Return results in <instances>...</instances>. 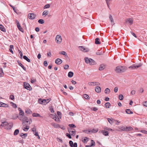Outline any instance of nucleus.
<instances>
[{"label": "nucleus", "mask_w": 147, "mask_h": 147, "mask_svg": "<svg viewBox=\"0 0 147 147\" xmlns=\"http://www.w3.org/2000/svg\"><path fill=\"white\" fill-rule=\"evenodd\" d=\"M23 121H22V124L24 126L28 127L32 122V120L31 119H28L27 117L24 116Z\"/></svg>", "instance_id": "1"}, {"label": "nucleus", "mask_w": 147, "mask_h": 147, "mask_svg": "<svg viewBox=\"0 0 147 147\" xmlns=\"http://www.w3.org/2000/svg\"><path fill=\"white\" fill-rule=\"evenodd\" d=\"M126 69L127 68L125 67L118 66L116 67L115 71L117 73H120L125 71Z\"/></svg>", "instance_id": "2"}, {"label": "nucleus", "mask_w": 147, "mask_h": 147, "mask_svg": "<svg viewBox=\"0 0 147 147\" xmlns=\"http://www.w3.org/2000/svg\"><path fill=\"white\" fill-rule=\"evenodd\" d=\"M84 60L86 63H89L90 65H93L96 64L95 61L91 58L86 57L84 58Z\"/></svg>", "instance_id": "3"}, {"label": "nucleus", "mask_w": 147, "mask_h": 147, "mask_svg": "<svg viewBox=\"0 0 147 147\" xmlns=\"http://www.w3.org/2000/svg\"><path fill=\"white\" fill-rule=\"evenodd\" d=\"M50 100V99L42 100V99H39L38 100V102L39 103L45 105L49 102Z\"/></svg>", "instance_id": "4"}, {"label": "nucleus", "mask_w": 147, "mask_h": 147, "mask_svg": "<svg viewBox=\"0 0 147 147\" xmlns=\"http://www.w3.org/2000/svg\"><path fill=\"white\" fill-rule=\"evenodd\" d=\"M79 48L80 51L84 52H88L89 51V49L88 48H85L83 46H79Z\"/></svg>", "instance_id": "5"}, {"label": "nucleus", "mask_w": 147, "mask_h": 147, "mask_svg": "<svg viewBox=\"0 0 147 147\" xmlns=\"http://www.w3.org/2000/svg\"><path fill=\"white\" fill-rule=\"evenodd\" d=\"M142 64L140 63L138 64V65L134 64L129 67V68L131 69H137L139 67H140L142 66Z\"/></svg>", "instance_id": "6"}, {"label": "nucleus", "mask_w": 147, "mask_h": 147, "mask_svg": "<svg viewBox=\"0 0 147 147\" xmlns=\"http://www.w3.org/2000/svg\"><path fill=\"white\" fill-rule=\"evenodd\" d=\"M55 40L57 43L59 44L61 43L62 41L61 36L59 35H57L56 37Z\"/></svg>", "instance_id": "7"}, {"label": "nucleus", "mask_w": 147, "mask_h": 147, "mask_svg": "<svg viewBox=\"0 0 147 147\" xmlns=\"http://www.w3.org/2000/svg\"><path fill=\"white\" fill-rule=\"evenodd\" d=\"M49 116L51 117L54 119H55V118H57V120L56 119H55V120L57 122H59L60 121L59 119L58 116L56 115L55 114V115H53V114H51L49 115Z\"/></svg>", "instance_id": "8"}, {"label": "nucleus", "mask_w": 147, "mask_h": 147, "mask_svg": "<svg viewBox=\"0 0 147 147\" xmlns=\"http://www.w3.org/2000/svg\"><path fill=\"white\" fill-rule=\"evenodd\" d=\"M36 16V15L34 13H29L28 14V18L31 20L34 19Z\"/></svg>", "instance_id": "9"}, {"label": "nucleus", "mask_w": 147, "mask_h": 147, "mask_svg": "<svg viewBox=\"0 0 147 147\" xmlns=\"http://www.w3.org/2000/svg\"><path fill=\"white\" fill-rule=\"evenodd\" d=\"M24 87L27 89V90H30V88H31V86L29 85V84L28 83H26V82H24Z\"/></svg>", "instance_id": "10"}, {"label": "nucleus", "mask_w": 147, "mask_h": 147, "mask_svg": "<svg viewBox=\"0 0 147 147\" xmlns=\"http://www.w3.org/2000/svg\"><path fill=\"white\" fill-rule=\"evenodd\" d=\"M95 145V144L94 141L93 140H91V144L86 145L85 146L86 147H93V146H94Z\"/></svg>", "instance_id": "11"}, {"label": "nucleus", "mask_w": 147, "mask_h": 147, "mask_svg": "<svg viewBox=\"0 0 147 147\" xmlns=\"http://www.w3.org/2000/svg\"><path fill=\"white\" fill-rule=\"evenodd\" d=\"M62 62V60L59 58L56 59L55 60V63L57 65H59L61 64Z\"/></svg>", "instance_id": "12"}, {"label": "nucleus", "mask_w": 147, "mask_h": 147, "mask_svg": "<svg viewBox=\"0 0 147 147\" xmlns=\"http://www.w3.org/2000/svg\"><path fill=\"white\" fill-rule=\"evenodd\" d=\"M103 134V135L105 136H108L109 135V132L104 130H102L100 131Z\"/></svg>", "instance_id": "13"}, {"label": "nucleus", "mask_w": 147, "mask_h": 147, "mask_svg": "<svg viewBox=\"0 0 147 147\" xmlns=\"http://www.w3.org/2000/svg\"><path fill=\"white\" fill-rule=\"evenodd\" d=\"M95 91L97 93H100L101 91V88L98 86H97L95 88Z\"/></svg>", "instance_id": "14"}, {"label": "nucleus", "mask_w": 147, "mask_h": 147, "mask_svg": "<svg viewBox=\"0 0 147 147\" xmlns=\"http://www.w3.org/2000/svg\"><path fill=\"white\" fill-rule=\"evenodd\" d=\"M32 116L33 117H39L41 118H43V117L40 115L38 113H32Z\"/></svg>", "instance_id": "15"}, {"label": "nucleus", "mask_w": 147, "mask_h": 147, "mask_svg": "<svg viewBox=\"0 0 147 147\" xmlns=\"http://www.w3.org/2000/svg\"><path fill=\"white\" fill-rule=\"evenodd\" d=\"M88 140V138L86 137H85L82 138V141L84 143H87Z\"/></svg>", "instance_id": "16"}, {"label": "nucleus", "mask_w": 147, "mask_h": 147, "mask_svg": "<svg viewBox=\"0 0 147 147\" xmlns=\"http://www.w3.org/2000/svg\"><path fill=\"white\" fill-rule=\"evenodd\" d=\"M126 21L129 22L130 24H132L133 23V19L132 18H128L127 19Z\"/></svg>", "instance_id": "17"}, {"label": "nucleus", "mask_w": 147, "mask_h": 147, "mask_svg": "<svg viewBox=\"0 0 147 147\" xmlns=\"http://www.w3.org/2000/svg\"><path fill=\"white\" fill-rule=\"evenodd\" d=\"M52 125L55 128H57L58 127H60V126L58 124H56L55 123H52Z\"/></svg>", "instance_id": "18"}, {"label": "nucleus", "mask_w": 147, "mask_h": 147, "mask_svg": "<svg viewBox=\"0 0 147 147\" xmlns=\"http://www.w3.org/2000/svg\"><path fill=\"white\" fill-rule=\"evenodd\" d=\"M19 110L20 111V113L19 115L20 116H24V111H22L20 108H19Z\"/></svg>", "instance_id": "19"}, {"label": "nucleus", "mask_w": 147, "mask_h": 147, "mask_svg": "<svg viewBox=\"0 0 147 147\" xmlns=\"http://www.w3.org/2000/svg\"><path fill=\"white\" fill-rule=\"evenodd\" d=\"M8 125V123L7 122H3L1 125V126H6Z\"/></svg>", "instance_id": "20"}, {"label": "nucleus", "mask_w": 147, "mask_h": 147, "mask_svg": "<svg viewBox=\"0 0 147 147\" xmlns=\"http://www.w3.org/2000/svg\"><path fill=\"white\" fill-rule=\"evenodd\" d=\"M27 134L21 133L20 134V136L22 138H25V137L27 136Z\"/></svg>", "instance_id": "21"}, {"label": "nucleus", "mask_w": 147, "mask_h": 147, "mask_svg": "<svg viewBox=\"0 0 147 147\" xmlns=\"http://www.w3.org/2000/svg\"><path fill=\"white\" fill-rule=\"evenodd\" d=\"M96 54L97 55H102L103 54V52L102 51H98L96 52Z\"/></svg>", "instance_id": "22"}, {"label": "nucleus", "mask_w": 147, "mask_h": 147, "mask_svg": "<svg viewBox=\"0 0 147 147\" xmlns=\"http://www.w3.org/2000/svg\"><path fill=\"white\" fill-rule=\"evenodd\" d=\"M0 29L1 30L4 32H5L6 31L5 28H4V26L1 24H0Z\"/></svg>", "instance_id": "23"}, {"label": "nucleus", "mask_w": 147, "mask_h": 147, "mask_svg": "<svg viewBox=\"0 0 147 147\" xmlns=\"http://www.w3.org/2000/svg\"><path fill=\"white\" fill-rule=\"evenodd\" d=\"M0 104H1V107H8V105L7 104H5L4 103H3L2 102H1Z\"/></svg>", "instance_id": "24"}, {"label": "nucleus", "mask_w": 147, "mask_h": 147, "mask_svg": "<svg viewBox=\"0 0 147 147\" xmlns=\"http://www.w3.org/2000/svg\"><path fill=\"white\" fill-rule=\"evenodd\" d=\"M127 127L122 126L121 127L120 129L122 131H127Z\"/></svg>", "instance_id": "25"}, {"label": "nucleus", "mask_w": 147, "mask_h": 147, "mask_svg": "<svg viewBox=\"0 0 147 147\" xmlns=\"http://www.w3.org/2000/svg\"><path fill=\"white\" fill-rule=\"evenodd\" d=\"M105 68V66L103 65H101L99 68V70L100 71L103 70Z\"/></svg>", "instance_id": "26"}, {"label": "nucleus", "mask_w": 147, "mask_h": 147, "mask_svg": "<svg viewBox=\"0 0 147 147\" xmlns=\"http://www.w3.org/2000/svg\"><path fill=\"white\" fill-rule=\"evenodd\" d=\"M100 39L98 38H96L95 39V43L96 44H100Z\"/></svg>", "instance_id": "27"}, {"label": "nucleus", "mask_w": 147, "mask_h": 147, "mask_svg": "<svg viewBox=\"0 0 147 147\" xmlns=\"http://www.w3.org/2000/svg\"><path fill=\"white\" fill-rule=\"evenodd\" d=\"M73 75L74 73L72 72L69 71L68 73V76L69 78H71L73 76Z\"/></svg>", "instance_id": "28"}, {"label": "nucleus", "mask_w": 147, "mask_h": 147, "mask_svg": "<svg viewBox=\"0 0 147 147\" xmlns=\"http://www.w3.org/2000/svg\"><path fill=\"white\" fill-rule=\"evenodd\" d=\"M105 92L106 94H109L110 92V90L109 88H107L105 90Z\"/></svg>", "instance_id": "29"}, {"label": "nucleus", "mask_w": 147, "mask_h": 147, "mask_svg": "<svg viewBox=\"0 0 147 147\" xmlns=\"http://www.w3.org/2000/svg\"><path fill=\"white\" fill-rule=\"evenodd\" d=\"M23 58L28 62H30V60L26 56H24L23 57Z\"/></svg>", "instance_id": "30"}, {"label": "nucleus", "mask_w": 147, "mask_h": 147, "mask_svg": "<svg viewBox=\"0 0 147 147\" xmlns=\"http://www.w3.org/2000/svg\"><path fill=\"white\" fill-rule=\"evenodd\" d=\"M83 97L85 99H88L89 98V96L86 94H84L83 95Z\"/></svg>", "instance_id": "31"}, {"label": "nucleus", "mask_w": 147, "mask_h": 147, "mask_svg": "<svg viewBox=\"0 0 147 147\" xmlns=\"http://www.w3.org/2000/svg\"><path fill=\"white\" fill-rule=\"evenodd\" d=\"M18 28L19 29V30L21 31L22 32H23L24 31L23 29V28L21 27L20 25V24H19L17 26Z\"/></svg>", "instance_id": "32"}, {"label": "nucleus", "mask_w": 147, "mask_h": 147, "mask_svg": "<svg viewBox=\"0 0 147 147\" xmlns=\"http://www.w3.org/2000/svg\"><path fill=\"white\" fill-rule=\"evenodd\" d=\"M126 113L128 114H132L133 112L129 109H127L126 110Z\"/></svg>", "instance_id": "33"}, {"label": "nucleus", "mask_w": 147, "mask_h": 147, "mask_svg": "<svg viewBox=\"0 0 147 147\" xmlns=\"http://www.w3.org/2000/svg\"><path fill=\"white\" fill-rule=\"evenodd\" d=\"M32 111L30 109H26L25 111V113L27 114H29L31 113Z\"/></svg>", "instance_id": "34"}, {"label": "nucleus", "mask_w": 147, "mask_h": 147, "mask_svg": "<svg viewBox=\"0 0 147 147\" xmlns=\"http://www.w3.org/2000/svg\"><path fill=\"white\" fill-rule=\"evenodd\" d=\"M9 51H10L12 53V54H13V51L12 50V49H13V45H10L9 46Z\"/></svg>", "instance_id": "35"}, {"label": "nucleus", "mask_w": 147, "mask_h": 147, "mask_svg": "<svg viewBox=\"0 0 147 147\" xmlns=\"http://www.w3.org/2000/svg\"><path fill=\"white\" fill-rule=\"evenodd\" d=\"M108 121L111 124H112V123L113 122V120L114 119L113 118L110 119L108 118L107 119Z\"/></svg>", "instance_id": "36"}, {"label": "nucleus", "mask_w": 147, "mask_h": 147, "mask_svg": "<svg viewBox=\"0 0 147 147\" xmlns=\"http://www.w3.org/2000/svg\"><path fill=\"white\" fill-rule=\"evenodd\" d=\"M19 130L18 129H16L14 131V132L13 134L14 135H17V134H18L19 133Z\"/></svg>", "instance_id": "37"}, {"label": "nucleus", "mask_w": 147, "mask_h": 147, "mask_svg": "<svg viewBox=\"0 0 147 147\" xmlns=\"http://www.w3.org/2000/svg\"><path fill=\"white\" fill-rule=\"evenodd\" d=\"M110 106V104L109 102H107L105 104V106L106 108H109Z\"/></svg>", "instance_id": "38"}, {"label": "nucleus", "mask_w": 147, "mask_h": 147, "mask_svg": "<svg viewBox=\"0 0 147 147\" xmlns=\"http://www.w3.org/2000/svg\"><path fill=\"white\" fill-rule=\"evenodd\" d=\"M109 18L111 23H114L113 18L111 15H109Z\"/></svg>", "instance_id": "39"}, {"label": "nucleus", "mask_w": 147, "mask_h": 147, "mask_svg": "<svg viewBox=\"0 0 147 147\" xmlns=\"http://www.w3.org/2000/svg\"><path fill=\"white\" fill-rule=\"evenodd\" d=\"M49 12L48 11H44L42 13V15H45V16L48 14Z\"/></svg>", "instance_id": "40"}, {"label": "nucleus", "mask_w": 147, "mask_h": 147, "mask_svg": "<svg viewBox=\"0 0 147 147\" xmlns=\"http://www.w3.org/2000/svg\"><path fill=\"white\" fill-rule=\"evenodd\" d=\"M4 75V73L3 72L2 69L1 68L0 69V77H2Z\"/></svg>", "instance_id": "41"}, {"label": "nucleus", "mask_w": 147, "mask_h": 147, "mask_svg": "<svg viewBox=\"0 0 147 147\" xmlns=\"http://www.w3.org/2000/svg\"><path fill=\"white\" fill-rule=\"evenodd\" d=\"M68 130L69 133L71 135L74 134L75 132V131H72L71 129H68Z\"/></svg>", "instance_id": "42"}, {"label": "nucleus", "mask_w": 147, "mask_h": 147, "mask_svg": "<svg viewBox=\"0 0 147 147\" xmlns=\"http://www.w3.org/2000/svg\"><path fill=\"white\" fill-rule=\"evenodd\" d=\"M127 131H131L133 129V128L131 127H127Z\"/></svg>", "instance_id": "43"}, {"label": "nucleus", "mask_w": 147, "mask_h": 147, "mask_svg": "<svg viewBox=\"0 0 147 147\" xmlns=\"http://www.w3.org/2000/svg\"><path fill=\"white\" fill-rule=\"evenodd\" d=\"M50 7V4H47L44 7V9H47L49 8Z\"/></svg>", "instance_id": "44"}, {"label": "nucleus", "mask_w": 147, "mask_h": 147, "mask_svg": "<svg viewBox=\"0 0 147 147\" xmlns=\"http://www.w3.org/2000/svg\"><path fill=\"white\" fill-rule=\"evenodd\" d=\"M19 65L24 70H26V68L22 64L20 63H19Z\"/></svg>", "instance_id": "45"}, {"label": "nucleus", "mask_w": 147, "mask_h": 147, "mask_svg": "<svg viewBox=\"0 0 147 147\" xmlns=\"http://www.w3.org/2000/svg\"><path fill=\"white\" fill-rule=\"evenodd\" d=\"M38 23L40 24H43L44 23V20L42 19H40L38 21Z\"/></svg>", "instance_id": "46"}, {"label": "nucleus", "mask_w": 147, "mask_h": 147, "mask_svg": "<svg viewBox=\"0 0 147 147\" xmlns=\"http://www.w3.org/2000/svg\"><path fill=\"white\" fill-rule=\"evenodd\" d=\"M29 128V126L28 125V127H24V128L23 130L25 131H27L28 130Z\"/></svg>", "instance_id": "47"}, {"label": "nucleus", "mask_w": 147, "mask_h": 147, "mask_svg": "<svg viewBox=\"0 0 147 147\" xmlns=\"http://www.w3.org/2000/svg\"><path fill=\"white\" fill-rule=\"evenodd\" d=\"M98 131V130L97 129H92V130H90V131H91V133H95L97 132Z\"/></svg>", "instance_id": "48"}, {"label": "nucleus", "mask_w": 147, "mask_h": 147, "mask_svg": "<svg viewBox=\"0 0 147 147\" xmlns=\"http://www.w3.org/2000/svg\"><path fill=\"white\" fill-rule=\"evenodd\" d=\"M69 126L70 127L75 128L76 127V126L75 125L73 124H69Z\"/></svg>", "instance_id": "49"}, {"label": "nucleus", "mask_w": 147, "mask_h": 147, "mask_svg": "<svg viewBox=\"0 0 147 147\" xmlns=\"http://www.w3.org/2000/svg\"><path fill=\"white\" fill-rule=\"evenodd\" d=\"M88 84L89 86H95L94 84V82H90L88 83Z\"/></svg>", "instance_id": "50"}, {"label": "nucleus", "mask_w": 147, "mask_h": 147, "mask_svg": "<svg viewBox=\"0 0 147 147\" xmlns=\"http://www.w3.org/2000/svg\"><path fill=\"white\" fill-rule=\"evenodd\" d=\"M106 1L108 7L109 8H110L109 6V5L110 4L109 0H106Z\"/></svg>", "instance_id": "51"}, {"label": "nucleus", "mask_w": 147, "mask_h": 147, "mask_svg": "<svg viewBox=\"0 0 147 147\" xmlns=\"http://www.w3.org/2000/svg\"><path fill=\"white\" fill-rule=\"evenodd\" d=\"M11 103L12 104V106L14 108H16L17 107V106L16 105V104L13 103V102H11Z\"/></svg>", "instance_id": "52"}, {"label": "nucleus", "mask_w": 147, "mask_h": 147, "mask_svg": "<svg viewBox=\"0 0 147 147\" xmlns=\"http://www.w3.org/2000/svg\"><path fill=\"white\" fill-rule=\"evenodd\" d=\"M83 131L85 132L86 133L88 134L89 133H91V131L90 130H83Z\"/></svg>", "instance_id": "53"}, {"label": "nucleus", "mask_w": 147, "mask_h": 147, "mask_svg": "<svg viewBox=\"0 0 147 147\" xmlns=\"http://www.w3.org/2000/svg\"><path fill=\"white\" fill-rule=\"evenodd\" d=\"M69 143L70 146H71V147H73V143L72 141H70L69 142Z\"/></svg>", "instance_id": "54"}, {"label": "nucleus", "mask_w": 147, "mask_h": 147, "mask_svg": "<svg viewBox=\"0 0 147 147\" xmlns=\"http://www.w3.org/2000/svg\"><path fill=\"white\" fill-rule=\"evenodd\" d=\"M123 96L122 94H120L119 96V99L121 100H122L123 99Z\"/></svg>", "instance_id": "55"}, {"label": "nucleus", "mask_w": 147, "mask_h": 147, "mask_svg": "<svg viewBox=\"0 0 147 147\" xmlns=\"http://www.w3.org/2000/svg\"><path fill=\"white\" fill-rule=\"evenodd\" d=\"M144 89L142 88H141L139 90V93H142L144 92Z\"/></svg>", "instance_id": "56"}, {"label": "nucleus", "mask_w": 147, "mask_h": 147, "mask_svg": "<svg viewBox=\"0 0 147 147\" xmlns=\"http://www.w3.org/2000/svg\"><path fill=\"white\" fill-rule=\"evenodd\" d=\"M10 98L12 100H14V96L13 95L11 94L10 96Z\"/></svg>", "instance_id": "57"}, {"label": "nucleus", "mask_w": 147, "mask_h": 147, "mask_svg": "<svg viewBox=\"0 0 147 147\" xmlns=\"http://www.w3.org/2000/svg\"><path fill=\"white\" fill-rule=\"evenodd\" d=\"M59 53L61 55H66V53L65 51H61V52H60Z\"/></svg>", "instance_id": "58"}, {"label": "nucleus", "mask_w": 147, "mask_h": 147, "mask_svg": "<svg viewBox=\"0 0 147 147\" xmlns=\"http://www.w3.org/2000/svg\"><path fill=\"white\" fill-rule=\"evenodd\" d=\"M24 117V116H22L21 115V116L20 115V116H19V119L20 120H22L23 121V118Z\"/></svg>", "instance_id": "59"}, {"label": "nucleus", "mask_w": 147, "mask_h": 147, "mask_svg": "<svg viewBox=\"0 0 147 147\" xmlns=\"http://www.w3.org/2000/svg\"><path fill=\"white\" fill-rule=\"evenodd\" d=\"M118 90V88L117 87H115L114 89V92L115 93L117 92Z\"/></svg>", "instance_id": "60"}, {"label": "nucleus", "mask_w": 147, "mask_h": 147, "mask_svg": "<svg viewBox=\"0 0 147 147\" xmlns=\"http://www.w3.org/2000/svg\"><path fill=\"white\" fill-rule=\"evenodd\" d=\"M69 67V66L68 65H65L64 66V68L65 69H67Z\"/></svg>", "instance_id": "61"}, {"label": "nucleus", "mask_w": 147, "mask_h": 147, "mask_svg": "<svg viewBox=\"0 0 147 147\" xmlns=\"http://www.w3.org/2000/svg\"><path fill=\"white\" fill-rule=\"evenodd\" d=\"M104 130H108V131H109V129H110V128L108 127H104Z\"/></svg>", "instance_id": "62"}, {"label": "nucleus", "mask_w": 147, "mask_h": 147, "mask_svg": "<svg viewBox=\"0 0 147 147\" xmlns=\"http://www.w3.org/2000/svg\"><path fill=\"white\" fill-rule=\"evenodd\" d=\"M44 64L45 66L47 67L48 65V63L47 61H45L44 62Z\"/></svg>", "instance_id": "63"}, {"label": "nucleus", "mask_w": 147, "mask_h": 147, "mask_svg": "<svg viewBox=\"0 0 147 147\" xmlns=\"http://www.w3.org/2000/svg\"><path fill=\"white\" fill-rule=\"evenodd\" d=\"M66 136H67L69 138H71V137L70 134L68 133H66Z\"/></svg>", "instance_id": "64"}]
</instances>
